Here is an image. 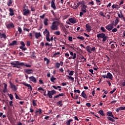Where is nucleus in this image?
<instances>
[{
  "instance_id": "1",
  "label": "nucleus",
  "mask_w": 125,
  "mask_h": 125,
  "mask_svg": "<svg viewBox=\"0 0 125 125\" xmlns=\"http://www.w3.org/2000/svg\"><path fill=\"white\" fill-rule=\"evenodd\" d=\"M11 65H13V68H18V69H21V66H24L25 65V63L20 62L19 61H16L11 62Z\"/></svg>"
},
{
  "instance_id": "2",
  "label": "nucleus",
  "mask_w": 125,
  "mask_h": 125,
  "mask_svg": "<svg viewBox=\"0 0 125 125\" xmlns=\"http://www.w3.org/2000/svg\"><path fill=\"white\" fill-rule=\"evenodd\" d=\"M86 8H87V5H85V4L81 5V12H80L79 15L80 17H83V15L87 12Z\"/></svg>"
},
{
  "instance_id": "3",
  "label": "nucleus",
  "mask_w": 125,
  "mask_h": 125,
  "mask_svg": "<svg viewBox=\"0 0 125 125\" xmlns=\"http://www.w3.org/2000/svg\"><path fill=\"white\" fill-rule=\"evenodd\" d=\"M59 26V22L57 21H53L52 23V25L50 26V29L53 31H56L58 30V26Z\"/></svg>"
},
{
  "instance_id": "4",
  "label": "nucleus",
  "mask_w": 125,
  "mask_h": 125,
  "mask_svg": "<svg viewBox=\"0 0 125 125\" xmlns=\"http://www.w3.org/2000/svg\"><path fill=\"white\" fill-rule=\"evenodd\" d=\"M97 37L98 39H103V42H106L107 40V36H106V34L102 33L101 34H97Z\"/></svg>"
},
{
  "instance_id": "5",
  "label": "nucleus",
  "mask_w": 125,
  "mask_h": 125,
  "mask_svg": "<svg viewBox=\"0 0 125 125\" xmlns=\"http://www.w3.org/2000/svg\"><path fill=\"white\" fill-rule=\"evenodd\" d=\"M9 83L10 84V88H11V89H12L13 91H16V90L18 89V88L17 87V86L14 85V84L12 83H11V81H9Z\"/></svg>"
},
{
  "instance_id": "6",
  "label": "nucleus",
  "mask_w": 125,
  "mask_h": 125,
  "mask_svg": "<svg viewBox=\"0 0 125 125\" xmlns=\"http://www.w3.org/2000/svg\"><path fill=\"white\" fill-rule=\"evenodd\" d=\"M23 15H24V16H28L29 14H31V11H30V10L26 9V7H23Z\"/></svg>"
},
{
  "instance_id": "7",
  "label": "nucleus",
  "mask_w": 125,
  "mask_h": 125,
  "mask_svg": "<svg viewBox=\"0 0 125 125\" xmlns=\"http://www.w3.org/2000/svg\"><path fill=\"white\" fill-rule=\"evenodd\" d=\"M114 28V25L113 24H108L107 26H105V28L106 30H108V31H111V30H113Z\"/></svg>"
},
{
  "instance_id": "8",
  "label": "nucleus",
  "mask_w": 125,
  "mask_h": 125,
  "mask_svg": "<svg viewBox=\"0 0 125 125\" xmlns=\"http://www.w3.org/2000/svg\"><path fill=\"white\" fill-rule=\"evenodd\" d=\"M68 21L72 24H76L77 23V19L75 18H71L68 20Z\"/></svg>"
},
{
  "instance_id": "9",
  "label": "nucleus",
  "mask_w": 125,
  "mask_h": 125,
  "mask_svg": "<svg viewBox=\"0 0 125 125\" xmlns=\"http://www.w3.org/2000/svg\"><path fill=\"white\" fill-rule=\"evenodd\" d=\"M6 27L7 29H11V28H14L15 26L13 23L11 22L7 24H6Z\"/></svg>"
},
{
  "instance_id": "10",
  "label": "nucleus",
  "mask_w": 125,
  "mask_h": 125,
  "mask_svg": "<svg viewBox=\"0 0 125 125\" xmlns=\"http://www.w3.org/2000/svg\"><path fill=\"white\" fill-rule=\"evenodd\" d=\"M85 27H86V30L87 32L89 33V32H90L92 30L91 26L89 25V24L87 23V24H86Z\"/></svg>"
},
{
  "instance_id": "11",
  "label": "nucleus",
  "mask_w": 125,
  "mask_h": 125,
  "mask_svg": "<svg viewBox=\"0 0 125 125\" xmlns=\"http://www.w3.org/2000/svg\"><path fill=\"white\" fill-rule=\"evenodd\" d=\"M29 79L31 82H32L33 83H37V79L34 76H31L29 77Z\"/></svg>"
},
{
  "instance_id": "12",
  "label": "nucleus",
  "mask_w": 125,
  "mask_h": 125,
  "mask_svg": "<svg viewBox=\"0 0 125 125\" xmlns=\"http://www.w3.org/2000/svg\"><path fill=\"white\" fill-rule=\"evenodd\" d=\"M43 35H45V34H46L45 36L46 38H47L48 36H50L49 31H48L47 29H45V30L43 31Z\"/></svg>"
},
{
  "instance_id": "13",
  "label": "nucleus",
  "mask_w": 125,
  "mask_h": 125,
  "mask_svg": "<svg viewBox=\"0 0 125 125\" xmlns=\"http://www.w3.org/2000/svg\"><path fill=\"white\" fill-rule=\"evenodd\" d=\"M51 6L53 9L55 10L56 9V6L55 5V3L54 2V0H52L51 2Z\"/></svg>"
},
{
  "instance_id": "14",
  "label": "nucleus",
  "mask_w": 125,
  "mask_h": 125,
  "mask_svg": "<svg viewBox=\"0 0 125 125\" xmlns=\"http://www.w3.org/2000/svg\"><path fill=\"white\" fill-rule=\"evenodd\" d=\"M24 72L26 74H33V72H34V70L33 69H25Z\"/></svg>"
},
{
  "instance_id": "15",
  "label": "nucleus",
  "mask_w": 125,
  "mask_h": 125,
  "mask_svg": "<svg viewBox=\"0 0 125 125\" xmlns=\"http://www.w3.org/2000/svg\"><path fill=\"white\" fill-rule=\"evenodd\" d=\"M22 84H23V85H25V86H27V87H28V89H30V91H32V86H31V84L26 83H22Z\"/></svg>"
},
{
  "instance_id": "16",
  "label": "nucleus",
  "mask_w": 125,
  "mask_h": 125,
  "mask_svg": "<svg viewBox=\"0 0 125 125\" xmlns=\"http://www.w3.org/2000/svg\"><path fill=\"white\" fill-rule=\"evenodd\" d=\"M48 21H49V20H48V19L47 18H45L43 20V24L44 25V26H48Z\"/></svg>"
},
{
  "instance_id": "17",
  "label": "nucleus",
  "mask_w": 125,
  "mask_h": 125,
  "mask_svg": "<svg viewBox=\"0 0 125 125\" xmlns=\"http://www.w3.org/2000/svg\"><path fill=\"white\" fill-rule=\"evenodd\" d=\"M106 79H109L110 80H112V79H113V75H112V74H111V73H107L106 75Z\"/></svg>"
},
{
  "instance_id": "18",
  "label": "nucleus",
  "mask_w": 125,
  "mask_h": 125,
  "mask_svg": "<svg viewBox=\"0 0 125 125\" xmlns=\"http://www.w3.org/2000/svg\"><path fill=\"white\" fill-rule=\"evenodd\" d=\"M82 4V5H83V4H85V1H84V0H82L81 1H79L78 2V3H77V6L78 7H79V6H80V5Z\"/></svg>"
},
{
  "instance_id": "19",
  "label": "nucleus",
  "mask_w": 125,
  "mask_h": 125,
  "mask_svg": "<svg viewBox=\"0 0 125 125\" xmlns=\"http://www.w3.org/2000/svg\"><path fill=\"white\" fill-rule=\"evenodd\" d=\"M18 44L17 41H13L12 42L9 44V46H12L13 45H17Z\"/></svg>"
},
{
  "instance_id": "20",
  "label": "nucleus",
  "mask_w": 125,
  "mask_h": 125,
  "mask_svg": "<svg viewBox=\"0 0 125 125\" xmlns=\"http://www.w3.org/2000/svg\"><path fill=\"white\" fill-rule=\"evenodd\" d=\"M9 11L10 12L9 13L10 16H13V15H14V11H13V9L12 8H10L9 9Z\"/></svg>"
},
{
  "instance_id": "21",
  "label": "nucleus",
  "mask_w": 125,
  "mask_h": 125,
  "mask_svg": "<svg viewBox=\"0 0 125 125\" xmlns=\"http://www.w3.org/2000/svg\"><path fill=\"white\" fill-rule=\"evenodd\" d=\"M49 37H50V36H48L46 38V41L49 42H53V37H51V38H49Z\"/></svg>"
},
{
  "instance_id": "22",
  "label": "nucleus",
  "mask_w": 125,
  "mask_h": 125,
  "mask_svg": "<svg viewBox=\"0 0 125 125\" xmlns=\"http://www.w3.org/2000/svg\"><path fill=\"white\" fill-rule=\"evenodd\" d=\"M0 39H4V40H5V39H6V35L5 34H1V33L0 32Z\"/></svg>"
},
{
  "instance_id": "23",
  "label": "nucleus",
  "mask_w": 125,
  "mask_h": 125,
  "mask_svg": "<svg viewBox=\"0 0 125 125\" xmlns=\"http://www.w3.org/2000/svg\"><path fill=\"white\" fill-rule=\"evenodd\" d=\"M63 101L61 100L57 103V104L58 106H59V107H62L63 106Z\"/></svg>"
},
{
  "instance_id": "24",
  "label": "nucleus",
  "mask_w": 125,
  "mask_h": 125,
  "mask_svg": "<svg viewBox=\"0 0 125 125\" xmlns=\"http://www.w3.org/2000/svg\"><path fill=\"white\" fill-rule=\"evenodd\" d=\"M120 21V19L119 18V17H117L116 20H115V22H114V26H117L119 23Z\"/></svg>"
},
{
  "instance_id": "25",
  "label": "nucleus",
  "mask_w": 125,
  "mask_h": 125,
  "mask_svg": "<svg viewBox=\"0 0 125 125\" xmlns=\"http://www.w3.org/2000/svg\"><path fill=\"white\" fill-rule=\"evenodd\" d=\"M39 113V115H42V111L41 108H39L38 110H36L35 112V116H37V114Z\"/></svg>"
},
{
  "instance_id": "26",
  "label": "nucleus",
  "mask_w": 125,
  "mask_h": 125,
  "mask_svg": "<svg viewBox=\"0 0 125 125\" xmlns=\"http://www.w3.org/2000/svg\"><path fill=\"white\" fill-rule=\"evenodd\" d=\"M81 95L83 98H84L85 99H86L87 98V96L86 95V94L84 92V91H83L81 94Z\"/></svg>"
},
{
  "instance_id": "27",
  "label": "nucleus",
  "mask_w": 125,
  "mask_h": 125,
  "mask_svg": "<svg viewBox=\"0 0 125 125\" xmlns=\"http://www.w3.org/2000/svg\"><path fill=\"white\" fill-rule=\"evenodd\" d=\"M120 13H118V16L119 18H120L121 19H122L123 20L124 18H125V17H124V15H123V13L122 12H120Z\"/></svg>"
},
{
  "instance_id": "28",
  "label": "nucleus",
  "mask_w": 125,
  "mask_h": 125,
  "mask_svg": "<svg viewBox=\"0 0 125 125\" xmlns=\"http://www.w3.org/2000/svg\"><path fill=\"white\" fill-rule=\"evenodd\" d=\"M64 94L63 93H61V94H59V95H57L56 96H55L54 97V99H55V98H59V97H60V96H64Z\"/></svg>"
},
{
  "instance_id": "29",
  "label": "nucleus",
  "mask_w": 125,
  "mask_h": 125,
  "mask_svg": "<svg viewBox=\"0 0 125 125\" xmlns=\"http://www.w3.org/2000/svg\"><path fill=\"white\" fill-rule=\"evenodd\" d=\"M41 36L42 35L41 34V33H35V37L36 39H39Z\"/></svg>"
},
{
  "instance_id": "30",
  "label": "nucleus",
  "mask_w": 125,
  "mask_h": 125,
  "mask_svg": "<svg viewBox=\"0 0 125 125\" xmlns=\"http://www.w3.org/2000/svg\"><path fill=\"white\" fill-rule=\"evenodd\" d=\"M107 115L108 116V117H111L112 118H114V115H113V113L111 111H108L107 112Z\"/></svg>"
},
{
  "instance_id": "31",
  "label": "nucleus",
  "mask_w": 125,
  "mask_h": 125,
  "mask_svg": "<svg viewBox=\"0 0 125 125\" xmlns=\"http://www.w3.org/2000/svg\"><path fill=\"white\" fill-rule=\"evenodd\" d=\"M85 48L88 52L91 53V51H90L91 49V48L90 47V45L87 46Z\"/></svg>"
},
{
  "instance_id": "32",
  "label": "nucleus",
  "mask_w": 125,
  "mask_h": 125,
  "mask_svg": "<svg viewBox=\"0 0 125 125\" xmlns=\"http://www.w3.org/2000/svg\"><path fill=\"white\" fill-rule=\"evenodd\" d=\"M51 11L54 17L55 18V20H59V19L56 17V14H55V13H54V11L53 10H52Z\"/></svg>"
},
{
  "instance_id": "33",
  "label": "nucleus",
  "mask_w": 125,
  "mask_h": 125,
  "mask_svg": "<svg viewBox=\"0 0 125 125\" xmlns=\"http://www.w3.org/2000/svg\"><path fill=\"white\" fill-rule=\"evenodd\" d=\"M47 96H48L49 98H52V96L51 95V91L48 90L47 91Z\"/></svg>"
},
{
  "instance_id": "34",
  "label": "nucleus",
  "mask_w": 125,
  "mask_h": 125,
  "mask_svg": "<svg viewBox=\"0 0 125 125\" xmlns=\"http://www.w3.org/2000/svg\"><path fill=\"white\" fill-rule=\"evenodd\" d=\"M116 45V46H115ZM116 46H117V44H116V42H114V43H112L111 45V48L112 49H115L116 48Z\"/></svg>"
},
{
  "instance_id": "35",
  "label": "nucleus",
  "mask_w": 125,
  "mask_h": 125,
  "mask_svg": "<svg viewBox=\"0 0 125 125\" xmlns=\"http://www.w3.org/2000/svg\"><path fill=\"white\" fill-rule=\"evenodd\" d=\"M71 122H73V119H70L66 122V124L67 125H71Z\"/></svg>"
},
{
  "instance_id": "36",
  "label": "nucleus",
  "mask_w": 125,
  "mask_h": 125,
  "mask_svg": "<svg viewBox=\"0 0 125 125\" xmlns=\"http://www.w3.org/2000/svg\"><path fill=\"white\" fill-rule=\"evenodd\" d=\"M99 114H100V115H101V116H103V117H104L105 116V114H104V111H103V110H100L99 111Z\"/></svg>"
},
{
  "instance_id": "37",
  "label": "nucleus",
  "mask_w": 125,
  "mask_h": 125,
  "mask_svg": "<svg viewBox=\"0 0 125 125\" xmlns=\"http://www.w3.org/2000/svg\"><path fill=\"white\" fill-rule=\"evenodd\" d=\"M37 100H33L32 101V104L34 107H36V106H37Z\"/></svg>"
},
{
  "instance_id": "38",
  "label": "nucleus",
  "mask_w": 125,
  "mask_h": 125,
  "mask_svg": "<svg viewBox=\"0 0 125 125\" xmlns=\"http://www.w3.org/2000/svg\"><path fill=\"white\" fill-rule=\"evenodd\" d=\"M56 69H59L60 68V63L59 62H56L55 64Z\"/></svg>"
},
{
  "instance_id": "39",
  "label": "nucleus",
  "mask_w": 125,
  "mask_h": 125,
  "mask_svg": "<svg viewBox=\"0 0 125 125\" xmlns=\"http://www.w3.org/2000/svg\"><path fill=\"white\" fill-rule=\"evenodd\" d=\"M35 53L36 52L35 51L31 52V58H35V57H36V55H35Z\"/></svg>"
},
{
  "instance_id": "40",
  "label": "nucleus",
  "mask_w": 125,
  "mask_h": 125,
  "mask_svg": "<svg viewBox=\"0 0 125 125\" xmlns=\"http://www.w3.org/2000/svg\"><path fill=\"white\" fill-rule=\"evenodd\" d=\"M77 57V55L76 54V53H74V55H73V57H70L69 58H68V59H76Z\"/></svg>"
},
{
  "instance_id": "41",
  "label": "nucleus",
  "mask_w": 125,
  "mask_h": 125,
  "mask_svg": "<svg viewBox=\"0 0 125 125\" xmlns=\"http://www.w3.org/2000/svg\"><path fill=\"white\" fill-rule=\"evenodd\" d=\"M77 39H78V40H81V41H84V37H83V36H78L77 37Z\"/></svg>"
},
{
  "instance_id": "42",
  "label": "nucleus",
  "mask_w": 125,
  "mask_h": 125,
  "mask_svg": "<svg viewBox=\"0 0 125 125\" xmlns=\"http://www.w3.org/2000/svg\"><path fill=\"white\" fill-rule=\"evenodd\" d=\"M52 87L54 88V89H58V88H61V86H55V85H52Z\"/></svg>"
},
{
  "instance_id": "43",
  "label": "nucleus",
  "mask_w": 125,
  "mask_h": 125,
  "mask_svg": "<svg viewBox=\"0 0 125 125\" xmlns=\"http://www.w3.org/2000/svg\"><path fill=\"white\" fill-rule=\"evenodd\" d=\"M50 81L52 82V83H54V81H56V78H54V77L52 76L50 78Z\"/></svg>"
},
{
  "instance_id": "44",
  "label": "nucleus",
  "mask_w": 125,
  "mask_h": 125,
  "mask_svg": "<svg viewBox=\"0 0 125 125\" xmlns=\"http://www.w3.org/2000/svg\"><path fill=\"white\" fill-rule=\"evenodd\" d=\"M101 30L102 31L103 33H106V29H105V28L104 27L102 26L101 27Z\"/></svg>"
},
{
  "instance_id": "45",
  "label": "nucleus",
  "mask_w": 125,
  "mask_h": 125,
  "mask_svg": "<svg viewBox=\"0 0 125 125\" xmlns=\"http://www.w3.org/2000/svg\"><path fill=\"white\" fill-rule=\"evenodd\" d=\"M107 120H109V121H110L111 122H112V123H114L115 122V120L114 119L112 118L111 117H107Z\"/></svg>"
},
{
  "instance_id": "46",
  "label": "nucleus",
  "mask_w": 125,
  "mask_h": 125,
  "mask_svg": "<svg viewBox=\"0 0 125 125\" xmlns=\"http://www.w3.org/2000/svg\"><path fill=\"white\" fill-rule=\"evenodd\" d=\"M12 4V0H9L8 2L7 3L8 6H10Z\"/></svg>"
},
{
  "instance_id": "47",
  "label": "nucleus",
  "mask_w": 125,
  "mask_h": 125,
  "mask_svg": "<svg viewBox=\"0 0 125 125\" xmlns=\"http://www.w3.org/2000/svg\"><path fill=\"white\" fill-rule=\"evenodd\" d=\"M44 61H46V64H49V60L48 59H47L46 58H44L43 59Z\"/></svg>"
},
{
  "instance_id": "48",
  "label": "nucleus",
  "mask_w": 125,
  "mask_h": 125,
  "mask_svg": "<svg viewBox=\"0 0 125 125\" xmlns=\"http://www.w3.org/2000/svg\"><path fill=\"white\" fill-rule=\"evenodd\" d=\"M19 48L20 49H21V50H24V51L25 50H27V48L24 47V46H20Z\"/></svg>"
},
{
  "instance_id": "49",
  "label": "nucleus",
  "mask_w": 125,
  "mask_h": 125,
  "mask_svg": "<svg viewBox=\"0 0 125 125\" xmlns=\"http://www.w3.org/2000/svg\"><path fill=\"white\" fill-rule=\"evenodd\" d=\"M18 31L19 32L20 35V34H22V28H21V27H18Z\"/></svg>"
},
{
  "instance_id": "50",
  "label": "nucleus",
  "mask_w": 125,
  "mask_h": 125,
  "mask_svg": "<svg viewBox=\"0 0 125 125\" xmlns=\"http://www.w3.org/2000/svg\"><path fill=\"white\" fill-rule=\"evenodd\" d=\"M51 93L52 96V95H54V94H56V91H55V90H52L51 91Z\"/></svg>"
},
{
  "instance_id": "51",
  "label": "nucleus",
  "mask_w": 125,
  "mask_h": 125,
  "mask_svg": "<svg viewBox=\"0 0 125 125\" xmlns=\"http://www.w3.org/2000/svg\"><path fill=\"white\" fill-rule=\"evenodd\" d=\"M79 98V95L77 94H74V96H73V99H78Z\"/></svg>"
},
{
  "instance_id": "52",
  "label": "nucleus",
  "mask_w": 125,
  "mask_h": 125,
  "mask_svg": "<svg viewBox=\"0 0 125 125\" xmlns=\"http://www.w3.org/2000/svg\"><path fill=\"white\" fill-rule=\"evenodd\" d=\"M55 35H56L57 36H59L60 35V31H55L54 32Z\"/></svg>"
},
{
  "instance_id": "53",
  "label": "nucleus",
  "mask_w": 125,
  "mask_h": 125,
  "mask_svg": "<svg viewBox=\"0 0 125 125\" xmlns=\"http://www.w3.org/2000/svg\"><path fill=\"white\" fill-rule=\"evenodd\" d=\"M15 95L16 99H19V100H21V99H20V98H19V96H18V95H17V94L16 93H15Z\"/></svg>"
},
{
  "instance_id": "54",
  "label": "nucleus",
  "mask_w": 125,
  "mask_h": 125,
  "mask_svg": "<svg viewBox=\"0 0 125 125\" xmlns=\"http://www.w3.org/2000/svg\"><path fill=\"white\" fill-rule=\"evenodd\" d=\"M100 15H101V16H103V17H106V16H105L104 15V13H103L102 11L100 12Z\"/></svg>"
},
{
  "instance_id": "55",
  "label": "nucleus",
  "mask_w": 125,
  "mask_h": 125,
  "mask_svg": "<svg viewBox=\"0 0 125 125\" xmlns=\"http://www.w3.org/2000/svg\"><path fill=\"white\" fill-rule=\"evenodd\" d=\"M116 90H117V89L114 88L113 90L110 91V93H111V94H113Z\"/></svg>"
},
{
  "instance_id": "56",
  "label": "nucleus",
  "mask_w": 125,
  "mask_h": 125,
  "mask_svg": "<svg viewBox=\"0 0 125 125\" xmlns=\"http://www.w3.org/2000/svg\"><path fill=\"white\" fill-rule=\"evenodd\" d=\"M45 45L46 46H52V43L49 44V43H48V42H46V43H45Z\"/></svg>"
},
{
  "instance_id": "57",
  "label": "nucleus",
  "mask_w": 125,
  "mask_h": 125,
  "mask_svg": "<svg viewBox=\"0 0 125 125\" xmlns=\"http://www.w3.org/2000/svg\"><path fill=\"white\" fill-rule=\"evenodd\" d=\"M80 58L81 59H84V61H83L84 62H86V59L85 58H84V57H83V56H81L80 57Z\"/></svg>"
},
{
  "instance_id": "58",
  "label": "nucleus",
  "mask_w": 125,
  "mask_h": 125,
  "mask_svg": "<svg viewBox=\"0 0 125 125\" xmlns=\"http://www.w3.org/2000/svg\"><path fill=\"white\" fill-rule=\"evenodd\" d=\"M74 91L75 93H81V91H80V90L75 89Z\"/></svg>"
},
{
  "instance_id": "59",
  "label": "nucleus",
  "mask_w": 125,
  "mask_h": 125,
  "mask_svg": "<svg viewBox=\"0 0 125 125\" xmlns=\"http://www.w3.org/2000/svg\"><path fill=\"white\" fill-rule=\"evenodd\" d=\"M116 112H117V113H119V112H120V111H122L121 109V107H119L116 108Z\"/></svg>"
},
{
  "instance_id": "60",
  "label": "nucleus",
  "mask_w": 125,
  "mask_h": 125,
  "mask_svg": "<svg viewBox=\"0 0 125 125\" xmlns=\"http://www.w3.org/2000/svg\"><path fill=\"white\" fill-rule=\"evenodd\" d=\"M9 96L11 100H12V99H13V95L12 94H10Z\"/></svg>"
},
{
  "instance_id": "61",
  "label": "nucleus",
  "mask_w": 125,
  "mask_h": 125,
  "mask_svg": "<svg viewBox=\"0 0 125 125\" xmlns=\"http://www.w3.org/2000/svg\"><path fill=\"white\" fill-rule=\"evenodd\" d=\"M26 45L27 46H30V45H31V42L27 41Z\"/></svg>"
},
{
  "instance_id": "62",
  "label": "nucleus",
  "mask_w": 125,
  "mask_h": 125,
  "mask_svg": "<svg viewBox=\"0 0 125 125\" xmlns=\"http://www.w3.org/2000/svg\"><path fill=\"white\" fill-rule=\"evenodd\" d=\"M69 76H73V75H74V71H71L69 73Z\"/></svg>"
},
{
  "instance_id": "63",
  "label": "nucleus",
  "mask_w": 125,
  "mask_h": 125,
  "mask_svg": "<svg viewBox=\"0 0 125 125\" xmlns=\"http://www.w3.org/2000/svg\"><path fill=\"white\" fill-rule=\"evenodd\" d=\"M20 44H21V45H22L21 46H25V43H24L23 42H21Z\"/></svg>"
},
{
  "instance_id": "64",
  "label": "nucleus",
  "mask_w": 125,
  "mask_h": 125,
  "mask_svg": "<svg viewBox=\"0 0 125 125\" xmlns=\"http://www.w3.org/2000/svg\"><path fill=\"white\" fill-rule=\"evenodd\" d=\"M86 105L87 106L88 108H89L91 106V104H90V103H88L86 104Z\"/></svg>"
}]
</instances>
